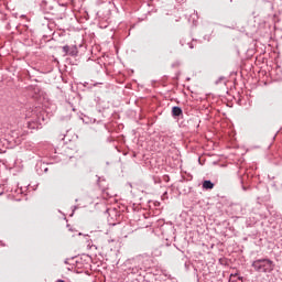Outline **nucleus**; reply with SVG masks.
Returning <instances> with one entry per match:
<instances>
[{
    "mask_svg": "<svg viewBox=\"0 0 282 282\" xmlns=\"http://www.w3.org/2000/svg\"><path fill=\"white\" fill-rule=\"evenodd\" d=\"M180 44H181L182 46H184V40H181V41H180Z\"/></svg>",
    "mask_w": 282,
    "mask_h": 282,
    "instance_id": "nucleus-11",
    "label": "nucleus"
},
{
    "mask_svg": "<svg viewBox=\"0 0 282 282\" xmlns=\"http://www.w3.org/2000/svg\"><path fill=\"white\" fill-rule=\"evenodd\" d=\"M187 45H188L189 50H194V47H195V44H193V42L187 43Z\"/></svg>",
    "mask_w": 282,
    "mask_h": 282,
    "instance_id": "nucleus-9",
    "label": "nucleus"
},
{
    "mask_svg": "<svg viewBox=\"0 0 282 282\" xmlns=\"http://www.w3.org/2000/svg\"><path fill=\"white\" fill-rule=\"evenodd\" d=\"M35 128V123L34 122H29V129H34Z\"/></svg>",
    "mask_w": 282,
    "mask_h": 282,
    "instance_id": "nucleus-10",
    "label": "nucleus"
},
{
    "mask_svg": "<svg viewBox=\"0 0 282 282\" xmlns=\"http://www.w3.org/2000/svg\"><path fill=\"white\" fill-rule=\"evenodd\" d=\"M74 210H76V206L74 207Z\"/></svg>",
    "mask_w": 282,
    "mask_h": 282,
    "instance_id": "nucleus-15",
    "label": "nucleus"
},
{
    "mask_svg": "<svg viewBox=\"0 0 282 282\" xmlns=\"http://www.w3.org/2000/svg\"><path fill=\"white\" fill-rule=\"evenodd\" d=\"M226 80V77H219L217 80H216V85H219V83Z\"/></svg>",
    "mask_w": 282,
    "mask_h": 282,
    "instance_id": "nucleus-8",
    "label": "nucleus"
},
{
    "mask_svg": "<svg viewBox=\"0 0 282 282\" xmlns=\"http://www.w3.org/2000/svg\"><path fill=\"white\" fill-rule=\"evenodd\" d=\"M203 188H205L206 191H212V188H215V184L210 181H204Z\"/></svg>",
    "mask_w": 282,
    "mask_h": 282,
    "instance_id": "nucleus-4",
    "label": "nucleus"
},
{
    "mask_svg": "<svg viewBox=\"0 0 282 282\" xmlns=\"http://www.w3.org/2000/svg\"><path fill=\"white\" fill-rule=\"evenodd\" d=\"M63 52H65L66 54H69V46L67 45L63 46Z\"/></svg>",
    "mask_w": 282,
    "mask_h": 282,
    "instance_id": "nucleus-7",
    "label": "nucleus"
},
{
    "mask_svg": "<svg viewBox=\"0 0 282 282\" xmlns=\"http://www.w3.org/2000/svg\"><path fill=\"white\" fill-rule=\"evenodd\" d=\"M29 89H34V86H29Z\"/></svg>",
    "mask_w": 282,
    "mask_h": 282,
    "instance_id": "nucleus-12",
    "label": "nucleus"
},
{
    "mask_svg": "<svg viewBox=\"0 0 282 282\" xmlns=\"http://www.w3.org/2000/svg\"><path fill=\"white\" fill-rule=\"evenodd\" d=\"M37 96H39L37 102L42 105V107H45V108L50 107V98L47 97V94L45 91L39 90Z\"/></svg>",
    "mask_w": 282,
    "mask_h": 282,
    "instance_id": "nucleus-2",
    "label": "nucleus"
},
{
    "mask_svg": "<svg viewBox=\"0 0 282 282\" xmlns=\"http://www.w3.org/2000/svg\"><path fill=\"white\" fill-rule=\"evenodd\" d=\"M184 265H185L186 271H188V270H191V268H193V263H191V261H185Z\"/></svg>",
    "mask_w": 282,
    "mask_h": 282,
    "instance_id": "nucleus-6",
    "label": "nucleus"
},
{
    "mask_svg": "<svg viewBox=\"0 0 282 282\" xmlns=\"http://www.w3.org/2000/svg\"><path fill=\"white\" fill-rule=\"evenodd\" d=\"M68 261H69V260H68V259H66V260H65V263H69Z\"/></svg>",
    "mask_w": 282,
    "mask_h": 282,
    "instance_id": "nucleus-13",
    "label": "nucleus"
},
{
    "mask_svg": "<svg viewBox=\"0 0 282 282\" xmlns=\"http://www.w3.org/2000/svg\"><path fill=\"white\" fill-rule=\"evenodd\" d=\"M78 236L80 237V236H83V234H82V232H79V234H78Z\"/></svg>",
    "mask_w": 282,
    "mask_h": 282,
    "instance_id": "nucleus-14",
    "label": "nucleus"
},
{
    "mask_svg": "<svg viewBox=\"0 0 282 282\" xmlns=\"http://www.w3.org/2000/svg\"><path fill=\"white\" fill-rule=\"evenodd\" d=\"M251 268H253L254 272H258V274H270V272L274 271L275 264L274 261L262 258L254 260Z\"/></svg>",
    "mask_w": 282,
    "mask_h": 282,
    "instance_id": "nucleus-1",
    "label": "nucleus"
},
{
    "mask_svg": "<svg viewBox=\"0 0 282 282\" xmlns=\"http://www.w3.org/2000/svg\"><path fill=\"white\" fill-rule=\"evenodd\" d=\"M172 116L173 118H180V116H184V111L178 106H174L172 108Z\"/></svg>",
    "mask_w": 282,
    "mask_h": 282,
    "instance_id": "nucleus-3",
    "label": "nucleus"
},
{
    "mask_svg": "<svg viewBox=\"0 0 282 282\" xmlns=\"http://www.w3.org/2000/svg\"><path fill=\"white\" fill-rule=\"evenodd\" d=\"M84 237H85V240L87 242V248H94V243L91 242V239H89V236L86 235Z\"/></svg>",
    "mask_w": 282,
    "mask_h": 282,
    "instance_id": "nucleus-5",
    "label": "nucleus"
}]
</instances>
